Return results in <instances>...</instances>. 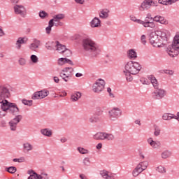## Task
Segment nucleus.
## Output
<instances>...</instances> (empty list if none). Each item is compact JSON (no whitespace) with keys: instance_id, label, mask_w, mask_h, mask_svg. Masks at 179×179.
I'll use <instances>...</instances> for the list:
<instances>
[{"instance_id":"nucleus-1","label":"nucleus","mask_w":179,"mask_h":179,"mask_svg":"<svg viewBox=\"0 0 179 179\" xmlns=\"http://www.w3.org/2000/svg\"><path fill=\"white\" fill-rule=\"evenodd\" d=\"M9 91L7 87L1 86L0 87V103L1 104V110L3 113L9 111L13 115H16L19 113V108L16 103H10L3 98L8 97Z\"/></svg>"},{"instance_id":"nucleus-2","label":"nucleus","mask_w":179,"mask_h":179,"mask_svg":"<svg viewBox=\"0 0 179 179\" xmlns=\"http://www.w3.org/2000/svg\"><path fill=\"white\" fill-rule=\"evenodd\" d=\"M169 31L165 29H157L150 34V43L155 48L163 47L167 41Z\"/></svg>"},{"instance_id":"nucleus-3","label":"nucleus","mask_w":179,"mask_h":179,"mask_svg":"<svg viewBox=\"0 0 179 179\" xmlns=\"http://www.w3.org/2000/svg\"><path fill=\"white\" fill-rule=\"evenodd\" d=\"M82 46L85 52L95 54L101 52V48L92 39L90 38H84L82 41Z\"/></svg>"},{"instance_id":"nucleus-4","label":"nucleus","mask_w":179,"mask_h":179,"mask_svg":"<svg viewBox=\"0 0 179 179\" xmlns=\"http://www.w3.org/2000/svg\"><path fill=\"white\" fill-rule=\"evenodd\" d=\"M141 70V65L133 61H129L124 64V73H131V75H137Z\"/></svg>"},{"instance_id":"nucleus-5","label":"nucleus","mask_w":179,"mask_h":179,"mask_svg":"<svg viewBox=\"0 0 179 179\" xmlns=\"http://www.w3.org/2000/svg\"><path fill=\"white\" fill-rule=\"evenodd\" d=\"M167 53L171 57L179 55V34L175 36L173 43L168 48Z\"/></svg>"},{"instance_id":"nucleus-6","label":"nucleus","mask_w":179,"mask_h":179,"mask_svg":"<svg viewBox=\"0 0 179 179\" xmlns=\"http://www.w3.org/2000/svg\"><path fill=\"white\" fill-rule=\"evenodd\" d=\"M50 45L52 46H55L56 48V50L58 51L59 54H64V56L66 57H69L71 55V52L69 49H66V46L62 45L58 41L56 42H52L50 43Z\"/></svg>"},{"instance_id":"nucleus-7","label":"nucleus","mask_w":179,"mask_h":179,"mask_svg":"<svg viewBox=\"0 0 179 179\" xmlns=\"http://www.w3.org/2000/svg\"><path fill=\"white\" fill-rule=\"evenodd\" d=\"M106 85L105 80L99 78L96 80L95 83L92 85V91L94 93L100 94L101 92L104 90Z\"/></svg>"},{"instance_id":"nucleus-8","label":"nucleus","mask_w":179,"mask_h":179,"mask_svg":"<svg viewBox=\"0 0 179 179\" xmlns=\"http://www.w3.org/2000/svg\"><path fill=\"white\" fill-rule=\"evenodd\" d=\"M148 166H149L148 162L145 161V162H139V164H138L135 169L133 170L132 176L134 177H137L141 173H143V171L148 169Z\"/></svg>"},{"instance_id":"nucleus-9","label":"nucleus","mask_w":179,"mask_h":179,"mask_svg":"<svg viewBox=\"0 0 179 179\" xmlns=\"http://www.w3.org/2000/svg\"><path fill=\"white\" fill-rule=\"evenodd\" d=\"M158 6V3L153 0H144L139 6L140 11L148 10L151 7Z\"/></svg>"},{"instance_id":"nucleus-10","label":"nucleus","mask_w":179,"mask_h":179,"mask_svg":"<svg viewBox=\"0 0 179 179\" xmlns=\"http://www.w3.org/2000/svg\"><path fill=\"white\" fill-rule=\"evenodd\" d=\"M108 118L111 121H115L122 115V110L118 107H113L110 110H108Z\"/></svg>"},{"instance_id":"nucleus-11","label":"nucleus","mask_w":179,"mask_h":179,"mask_svg":"<svg viewBox=\"0 0 179 179\" xmlns=\"http://www.w3.org/2000/svg\"><path fill=\"white\" fill-rule=\"evenodd\" d=\"M73 69L72 67H66L62 70L60 73V77L65 82H69L70 78L72 76Z\"/></svg>"},{"instance_id":"nucleus-12","label":"nucleus","mask_w":179,"mask_h":179,"mask_svg":"<svg viewBox=\"0 0 179 179\" xmlns=\"http://www.w3.org/2000/svg\"><path fill=\"white\" fill-rule=\"evenodd\" d=\"M14 13L15 15H19L22 17H25L27 15V10L24 6L22 5H15L13 6Z\"/></svg>"},{"instance_id":"nucleus-13","label":"nucleus","mask_w":179,"mask_h":179,"mask_svg":"<svg viewBox=\"0 0 179 179\" xmlns=\"http://www.w3.org/2000/svg\"><path fill=\"white\" fill-rule=\"evenodd\" d=\"M48 95H49V92L46 90H43L41 91L34 92V94L32 95L31 99L33 100H41L42 99L47 97Z\"/></svg>"},{"instance_id":"nucleus-14","label":"nucleus","mask_w":179,"mask_h":179,"mask_svg":"<svg viewBox=\"0 0 179 179\" xmlns=\"http://www.w3.org/2000/svg\"><path fill=\"white\" fill-rule=\"evenodd\" d=\"M22 120V115H18L15 116L10 122H9V127L11 131H15L17 130V124Z\"/></svg>"},{"instance_id":"nucleus-15","label":"nucleus","mask_w":179,"mask_h":179,"mask_svg":"<svg viewBox=\"0 0 179 179\" xmlns=\"http://www.w3.org/2000/svg\"><path fill=\"white\" fill-rule=\"evenodd\" d=\"M65 18L64 14H57L53 16V18L50 20V21H52V24L55 22H57L55 24V26L56 27H63L64 23L61 22L62 20H64Z\"/></svg>"},{"instance_id":"nucleus-16","label":"nucleus","mask_w":179,"mask_h":179,"mask_svg":"<svg viewBox=\"0 0 179 179\" xmlns=\"http://www.w3.org/2000/svg\"><path fill=\"white\" fill-rule=\"evenodd\" d=\"M156 90L152 93V96L157 100L163 99L166 96V91L163 89L155 88Z\"/></svg>"},{"instance_id":"nucleus-17","label":"nucleus","mask_w":179,"mask_h":179,"mask_svg":"<svg viewBox=\"0 0 179 179\" xmlns=\"http://www.w3.org/2000/svg\"><path fill=\"white\" fill-rule=\"evenodd\" d=\"M153 22L164 25L169 24V21L164 16H161L159 15H157L154 17Z\"/></svg>"},{"instance_id":"nucleus-18","label":"nucleus","mask_w":179,"mask_h":179,"mask_svg":"<svg viewBox=\"0 0 179 179\" xmlns=\"http://www.w3.org/2000/svg\"><path fill=\"white\" fill-rule=\"evenodd\" d=\"M147 142L153 149H159L162 146L160 141H153L152 138H148Z\"/></svg>"},{"instance_id":"nucleus-19","label":"nucleus","mask_w":179,"mask_h":179,"mask_svg":"<svg viewBox=\"0 0 179 179\" xmlns=\"http://www.w3.org/2000/svg\"><path fill=\"white\" fill-rule=\"evenodd\" d=\"M66 64H68L69 65L73 66V62L69 59V58H64V57H61L59 58L57 60V64L59 66H64Z\"/></svg>"},{"instance_id":"nucleus-20","label":"nucleus","mask_w":179,"mask_h":179,"mask_svg":"<svg viewBox=\"0 0 179 179\" xmlns=\"http://www.w3.org/2000/svg\"><path fill=\"white\" fill-rule=\"evenodd\" d=\"M100 176L104 179H115L113 173L108 172V171H101Z\"/></svg>"},{"instance_id":"nucleus-21","label":"nucleus","mask_w":179,"mask_h":179,"mask_svg":"<svg viewBox=\"0 0 179 179\" xmlns=\"http://www.w3.org/2000/svg\"><path fill=\"white\" fill-rule=\"evenodd\" d=\"M139 24L143 25L145 28H151V29H155L156 27V24L154 22H150V21H143L141 20Z\"/></svg>"},{"instance_id":"nucleus-22","label":"nucleus","mask_w":179,"mask_h":179,"mask_svg":"<svg viewBox=\"0 0 179 179\" xmlns=\"http://www.w3.org/2000/svg\"><path fill=\"white\" fill-rule=\"evenodd\" d=\"M82 96L81 92H73L71 96H70V101L71 102H77Z\"/></svg>"},{"instance_id":"nucleus-23","label":"nucleus","mask_w":179,"mask_h":179,"mask_svg":"<svg viewBox=\"0 0 179 179\" xmlns=\"http://www.w3.org/2000/svg\"><path fill=\"white\" fill-rule=\"evenodd\" d=\"M27 41V39L25 38H18L17 42H15V48L18 50H20V48H22V45L24 44Z\"/></svg>"},{"instance_id":"nucleus-24","label":"nucleus","mask_w":179,"mask_h":179,"mask_svg":"<svg viewBox=\"0 0 179 179\" xmlns=\"http://www.w3.org/2000/svg\"><path fill=\"white\" fill-rule=\"evenodd\" d=\"M40 45V41L35 39L33 43H30L29 48L31 50L36 51V49L38 48Z\"/></svg>"},{"instance_id":"nucleus-25","label":"nucleus","mask_w":179,"mask_h":179,"mask_svg":"<svg viewBox=\"0 0 179 179\" xmlns=\"http://www.w3.org/2000/svg\"><path fill=\"white\" fill-rule=\"evenodd\" d=\"M109 13H110V10L108 8H104L100 10L99 13V17L102 19H107L109 17Z\"/></svg>"},{"instance_id":"nucleus-26","label":"nucleus","mask_w":179,"mask_h":179,"mask_svg":"<svg viewBox=\"0 0 179 179\" xmlns=\"http://www.w3.org/2000/svg\"><path fill=\"white\" fill-rule=\"evenodd\" d=\"M173 153L171 150H164L162 153H161V158L162 159H167L170 157H171Z\"/></svg>"},{"instance_id":"nucleus-27","label":"nucleus","mask_w":179,"mask_h":179,"mask_svg":"<svg viewBox=\"0 0 179 179\" xmlns=\"http://www.w3.org/2000/svg\"><path fill=\"white\" fill-rule=\"evenodd\" d=\"M101 20L97 17L94 18L91 21V27L92 28H98V27H101Z\"/></svg>"},{"instance_id":"nucleus-28","label":"nucleus","mask_w":179,"mask_h":179,"mask_svg":"<svg viewBox=\"0 0 179 179\" xmlns=\"http://www.w3.org/2000/svg\"><path fill=\"white\" fill-rule=\"evenodd\" d=\"M106 132H97L95 135L93 136V139L95 140H105Z\"/></svg>"},{"instance_id":"nucleus-29","label":"nucleus","mask_w":179,"mask_h":179,"mask_svg":"<svg viewBox=\"0 0 179 179\" xmlns=\"http://www.w3.org/2000/svg\"><path fill=\"white\" fill-rule=\"evenodd\" d=\"M148 78L152 83L154 88L157 89L159 84H158V81H157V78L155 76H153L152 75L148 76Z\"/></svg>"},{"instance_id":"nucleus-30","label":"nucleus","mask_w":179,"mask_h":179,"mask_svg":"<svg viewBox=\"0 0 179 179\" xmlns=\"http://www.w3.org/2000/svg\"><path fill=\"white\" fill-rule=\"evenodd\" d=\"M22 148H24V150L27 152L32 151L34 149V146L30 143L28 142H26L24 144H22Z\"/></svg>"},{"instance_id":"nucleus-31","label":"nucleus","mask_w":179,"mask_h":179,"mask_svg":"<svg viewBox=\"0 0 179 179\" xmlns=\"http://www.w3.org/2000/svg\"><path fill=\"white\" fill-rule=\"evenodd\" d=\"M128 57L130 59H136L137 58V53L134 49H130L128 51Z\"/></svg>"},{"instance_id":"nucleus-32","label":"nucleus","mask_w":179,"mask_h":179,"mask_svg":"<svg viewBox=\"0 0 179 179\" xmlns=\"http://www.w3.org/2000/svg\"><path fill=\"white\" fill-rule=\"evenodd\" d=\"M156 171L160 174H165L166 173V169L164 165H159L156 167Z\"/></svg>"},{"instance_id":"nucleus-33","label":"nucleus","mask_w":179,"mask_h":179,"mask_svg":"<svg viewBox=\"0 0 179 179\" xmlns=\"http://www.w3.org/2000/svg\"><path fill=\"white\" fill-rule=\"evenodd\" d=\"M41 132L43 135L48 137H51L52 136V131H51L50 129H42Z\"/></svg>"},{"instance_id":"nucleus-34","label":"nucleus","mask_w":179,"mask_h":179,"mask_svg":"<svg viewBox=\"0 0 179 179\" xmlns=\"http://www.w3.org/2000/svg\"><path fill=\"white\" fill-rule=\"evenodd\" d=\"M173 118H176L175 115L172 113H164L162 115V119L164 120H170Z\"/></svg>"},{"instance_id":"nucleus-35","label":"nucleus","mask_w":179,"mask_h":179,"mask_svg":"<svg viewBox=\"0 0 179 179\" xmlns=\"http://www.w3.org/2000/svg\"><path fill=\"white\" fill-rule=\"evenodd\" d=\"M115 139V136H114L113 134H109V133H105V138L104 140L107 141H113Z\"/></svg>"},{"instance_id":"nucleus-36","label":"nucleus","mask_w":179,"mask_h":179,"mask_svg":"<svg viewBox=\"0 0 179 179\" xmlns=\"http://www.w3.org/2000/svg\"><path fill=\"white\" fill-rule=\"evenodd\" d=\"M77 150L78 151V152H80V154L81 155H88L90 153L89 150L85 149L81 147H78L77 148Z\"/></svg>"},{"instance_id":"nucleus-37","label":"nucleus","mask_w":179,"mask_h":179,"mask_svg":"<svg viewBox=\"0 0 179 179\" xmlns=\"http://www.w3.org/2000/svg\"><path fill=\"white\" fill-rule=\"evenodd\" d=\"M55 23H52V21H49V25L48 27L45 28V32L48 34H50L52 28L54 27Z\"/></svg>"},{"instance_id":"nucleus-38","label":"nucleus","mask_w":179,"mask_h":179,"mask_svg":"<svg viewBox=\"0 0 179 179\" xmlns=\"http://www.w3.org/2000/svg\"><path fill=\"white\" fill-rule=\"evenodd\" d=\"M129 17H130V20L131 21H132V22H136V23H137V24H140L141 23V22L142 21L141 20H140V19H137L136 18V17L135 16V15H131L130 16H129Z\"/></svg>"},{"instance_id":"nucleus-39","label":"nucleus","mask_w":179,"mask_h":179,"mask_svg":"<svg viewBox=\"0 0 179 179\" xmlns=\"http://www.w3.org/2000/svg\"><path fill=\"white\" fill-rule=\"evenodd\" d=\"M43 176L41 175H38L36 173H34V174L30 175V176L28 178V179H42Z\"/></svg>"},{"instance_id":"nucleus-40","label":"nucleus","mask_w":179,"mask_h":179,"mask_svg":"<svg viewBox=\"0 0 179 179\" xmlns=\"http://www.w3.org/2000/svg\"><path fill=\"white\" fill-rule=\"evenodd\" d=\"M30 61L32 62L33 64H37L38 62V57L34 55L30 56Z\"/></svg>"},{"instance_id":"nucleus-41","label":"nucleus","mask_w":179,"mask_h":179,"mask_svg":"<svg viewBox=\"0 0 179 179\" xmlns=\"http://www.w3.org/2000/svg\"><path fill=\"white\" fill-rule=\"evenodd\" d=\"M124 74L125 75V78L126 80H127V82H132L133 81V77L131 76V73H124Z\"/></svg>"},{"instance_id":"nucleus-42","label":"nucleus","mask_w":179,"mask_h":179,"mask_svg":"<svg viewBox=\"0 0 179 179\" xmlns=\"http://www.w3.org/2000/svg\"><path fill=\"white\" fill-rule=\"evenodd\" d=\"M161 73L166 75H169V76H173L174 73V71L172 70L164 69V70H162Z\"/></svg>"},{"instance_id":"nucleus-43","label":"nucleus","mask_w":179,"mask_h":179,"mask_svg":"<svg viewBox=\"0 0 179 179\" xmlns=\"http://www.w3.org/2000/svg\"><path fill=\"white\" fill-rule=\"evenodd\" d=\"M83 164L85 166H89L90 164V160L89 157H85L83 160Z\"/></svg>"},{"instance_id":"nucleus-44","label":"nucleus","mask_w":179,"mask_h":179,"mask_svg":"<svg viewBox=\"0 0 179 179\" xmlns=\"http://www.w3.org/2000/svg\"><path fill=\"white\" fill-rule=\"evenodd\" d=\"M17 171V169L15 166H10L8 169H7V172L14 174Z\"/></svg>"},{"instance_id":"nucleus-45","label":"nucleus","mask_w":179,"mask_h":179,"mask_svg":"<svg viewBox=\"0 0 179 179\" xmlns=\"http://www.w3.org/2000/svg\"><path fill=\"white\" fill-rule=\"evenodd\" d=\"M22 104L27 105V106H31L33 104L32 100H27V99H22Z\"/></svg>"},{"instance_id":"nucleus-46","label":"nucleus","mask_w":179,"mask_h":179,"mask_svg":"<svg viewBox=\"0 0 179 179\" xmlns=\"http://www.w3.org/2000/svg\"><path fill=\"white\" fill-rule=\"evenodd\" d=\"M39 17H41L42 19H44L45 17H48V14L46 13L45 11H41L39 12Z\"/></svg>"},{"instance_id":"nucleus-47","label":"nucleus","mask_w":179,"mask_h":179,"mask_svg":"<svg viewBox=\"0 0 179 179\" xmlns=\"http://www.w3.org/2000/svg\"><path fill=\"white\" fill-rule=\"evenodd\" d=\"M159 3H161L164 6H170L169 0H159Z\"/></svg>"},{"instance_id":"nucleus-48","label":"nucleus","mask_w":179,"mask_h":179,"mask_svg":"<svg viewBox=\"0 0 179 179\" xmlns=\"http://www.w3.org/2000/svg\"><path fill=\"white\" fill-rule=\"evenodd\" d=\"M160 132H161V129L159 127H156L155 128V131H154L155 136L156 137L159 136L160 135Z\"/></svg>"},{"instance_id":"nucleus-49","label":"nucleus","mask_w":179,"mask_h":179,"mask_svg":"<svg viewBox=\"0 0 179 179\" xmlns=\"http://www.w3.org/2000/svg\"><path fill=\"white\" fill-rule=\"evenodd\" d=\"M99 121V117L96 116H92V117L90 118V122L91 123H95Z\"/></svg>"},{"instance_id":"nucleus-50","label":"nucleus","mask_w":179,"mask_h":179,"mask_svg":"<svg viewBox=\"0 0 179 179\" xmlns=\"http://www.w3.org/2000/svg\"><path fill=\"white\" fill-rule=\"evenodd\" d=\"M18 62L20 66L26 65V59L24 58H22V57L20 58Z\"/></svg>"},{"instance_id":"nucleus-51","label":"nucleus","mask_w":179,"mask_h":179,"mask_svg":"<svg viewBox=\"0 0 179 179\" xmlns=\"http://www.w3.org/2000/svg\"><path fill=\"white\" fill-rule=\"evenodd\" d=\"M52 42H48L47 44H46V49L49 50H53L54 48L55 47V45H53L52 44H50Z\"/></svg>"},{"instance_id":"nucleus-52","label":"nucleus","mask_w":179,"mask_h":179,"mask_svg":"<svg viewBox=\"0 0 179 179\" xmlns=\"http://www.w3.org/2000/svg\"><path fill=\"white\" fill-rule=\"evenodd\" d=\"M107 92H108V94H109V97H111V98H113V97H114V94H113V93L112 92V90H111L110 87H108V88H107Z\"/></svg>"},{"instance_id":"nucleus-53","label":"nucleus","mask_w":179,"mask_h":179,"mask_svg":"<svg viewBox=\"0 0 179 179\" xmlns=\"http://www.w3.org/2000/svg\"><path fill=\"white\" fill-rule=\"evenodd\" d=\"M141 41L143 44L146 43V36L145 35H141Z\"/></svg>"},{"instance_id":"nucleus-54","label":"nucleus","mask_w":179,"mask_h":179,"mask_svg":"<svg viewBox=\"0 0 179 179\" xmlns=\"http://www.w3.org/2000/svg\"><path fill=\"white\" fill-rule=\"evenodd\" d=\"M154 18H155V17H152V14H150V13H148V14L146 15L145 19L152 20H153Z\"/></svg>"},{"instance_id":"nucleus-55","label":"nucleus","mask_w":179,"mask_h":179,"mask_svg":"<svg viewBox=\"0 0 179 179\" xmlns=\"http://www.w3.org/2000/svg\"><path fill=\"white\" fill-rule=\"evenodd\" d=\"M85 1V0H75V2L78 4H84Z\"/></svg>"},{"instance_id":"nucleus-56","label":"nucleus","mask_w":179,"mask_h":179,"mask_svg":"<svg viewBox=\"0 0 179 179\" xmlns=\"http://www.w3.org/2000/svg\"><path fill=\"white\" fill-rule=\"evenodd\" d=\"M5 35V32H3L2 27L0 26V37H2Z\"/></svg>"},{"instance_id":"nucleus-57","label":"nucleus","mask_w":179,"mask_h":179,"mask_svg":"<svg viewBox=\"0 0 179 179\" xmlns=\"http://www.w3.org/2000/svg\"><path fill=\"white\" fill-rule=\"evenodd\" d=\"M13 162H22V159H17V158H15L13 159Z\"/></svg>"},{"instance_id":"nucleus-58","label":"nucleus","mask_w":179,"mask_h":179,"mask_svg":"<svg viewBox=\"0 0 179 179\" xmlns=\"http://www.w3.org/2000/svg\"><path fill=\"white\" fill-rule=\"evenodd\" d=\"M6 115V113L3 112H0V118L4 117Z\"/></svg>"},{"instance_id":"nucleus-59","label":"nucleus","mask_w":179,"mask_h":179,"mask_svg":"<svg viewBox=\"0 0 179 179\" xmlns=\"http://www.w3.org/2000/svg\"><path fill=\"white\" fill-rule=\"evenodd\" d=\"M101 148H102V143H98L96 145V149L100 150Z\"/></svg>"},{"instance_id":"nucleus-60","label":"nucleus","mask_w":179,"mask_h":179,"mask_svg":"<svg viewBox=\"0 0 179 179\" xmlns=\"http://www.w3.org/2000/svg\"><path fill=\"white\" fill-rule=\"evenodd\" d=\"M67 141L66 138L65 137H62L61 139H60V141L62 143H64L66 141Z\"/></svg>"},{"instance_id":"nucleus-61","label":"nucleus","mask_w":179,"mask_h":179,"mask_svg":"<svg viewBox=\"0 0 179 179\" xmlns=\"http://www.w3.org/2000/svg\"><path fill=\"white\" fill-rule=\"evenodd\" d=\"M135 124L141 126V120H136L135 121Z\"/></svg>"},{"instance_id":"nucleus-62","label":"nucleus","mask_w":179,"mask_h":179,"mask_svg":"<svg viewBox=\"0 0 179 179\" xmlns=\"http://www.w3.org/2000/svg\"><path fill=\"white\" fill-rule=\"evenodd\" d=\"M53 80H54V82H55V83H58L59 81V78H58L57 77H54V78H53Z\"/></svg>"},{"instance_id":"nucleus-63","label":"nucleus","mask_w":179,"mask_h":179,"mask_svg":"<svg viewBox=\"0 0 179 179\" xmlns=\"http://www.w3.org/2000/svg\"><path fill=\"white\" fill-rule=\"evenodd\" d=\"M173 119H176L179 122V112L177 113V116L175 115V117Z\"/></svg>"},{"instance_id":"nucleus-64","label":"nucleus","mask_w":179,"mask_h":179,"mask_svg":"<svg viewBox=\"0 0 179 179\" xmlns=\"http://www.w3.org/2000/svg\"><path fill=\"white\" fill-rule=\"evenodd\" d=\"M80 177L81 179H87V177L85 175H83V174L80 175Z\"/></svg>"}]
</instances>
